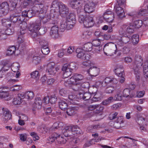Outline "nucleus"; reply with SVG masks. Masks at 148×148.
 I'll return each instance as SVG.
<instances>
[{
  "label": "nucleus",
  "instance_id": "14",
  "mask_svg": "<svg viewBox=\"0 0 148 148\" xmlns=\"http://www.w3.org/2000/svg\"><path fill=\"white\" fill-rule=\"evenodd\" d=\"M83 75L80 74L75 73L73 74L70 78V81L71 83L74 84L75 83H79L78 82L82 81L84 79Z\"/></svg>",
  "mask_w": 148,
  "mask_h": 148
},
{
  "label": "nucleus",
  "instance_id": "57",
  "mask_svg": "<svg viewBox=\"0 0 148 148\" xmlns=\"http://www.w3.org/2000/svg\"><path fill=\"white\" fill-rule=\"evenodd\" d=\"M100 41L99 39H95L92 40L91 44H92V46H100Z\"/></svg>",
  "mask_w": 148,
  "mask_h": 148
},
{
  "label": "nucleus",
  "instance_id": "41",
  "mask_svg": "<svg viewBox=\"0 0 148 148\" xmlns=\"http://www.w3.org/2000/svg\"><path fill=\"white\" fill-rule=\"evenodd\" d=\"M64 65H67L68 68H69V69H70L72 71L75 69L77 66V64L76 63L74 62H71L70 64L66 63Z\"/></svg>",
  "mask_w": 148,
  "mask_h": 148
},
{
  "label": "nucleus",
  "instance_id": "59",
  "mask_svg": "<svg viewBox=\"0 0 148 148\" xmlns=\"http://www.w3.org/2000/svg\"><path fill=\"white\" fill-rule=\"evenodd\" d=\"M14 32V29L10 28H8L6 30H5V34L6 36L11 35L13 34ZM8 37V36H7Z\"/></svg>",
  "mask_w": 148,
  "mask_h": 148
},
{
  "label": "nucleus",
  "instance_id": "19",
  "mask_svg": "<svg viewBox=\"0 0 148 148\" xmlns=\"http://www.w3.org/2000/svg\"><path fill=\"white\" fill-rule=\"evenodd\" d=\"M58 30L59 28L57 25H55L51 27L50 34L52 38H56L58 37Z\"/></svg>",
  "mask_w": 148,
  "mask_h": 148
},
{
  "label": "nucleus",
  "instance_id": "8",
  "mask_svg": "<svg viewBox=\"0 0 148 148\" xmlns=\"http://www.w3.org/2000/svg\"><path fill=\"white\" fill-rule=\"evenodd\" d=\"M55 64L53 62H51L47 64L46 71L48 74L54 75L56 74L57 71V68L55 67Z\"/></svg>",
  "mask_w": 148,
  "mask_h": 148
},
{
  "label": "nucleus",
  "instance_id": "54",
  "mask_svg": "<svg viewBox=\"0 0 148 148\" xmlns=\"http://www.w3.org/2000/svg\"><path fill=\"white\" fill-rule=\"evenodd\" d=\"M84 100H85L89 99L91 98L92 95V92H85L84 93Z\"/></svg>",
  "mask_w": 148,
  "mask_h": 148
},
{
  "label": "nucleus",
  "instance_id": "43",
  "mask_svg": "<svg viewBox=\"0 0 148 148\" xmlns=\"http://www.w3.org/2000/svg\"><path fill=\"white\" fill-rule=\"evenodd\" d=\"M31 77L36 79V80L39 79L40 75L38 71H35L31 73Z\"/></svg>",
  "mask_w": 148,
  "mask_h": 148
},
{
  "label": "nucleus",
  "instance_id": "34",
  "mask_svg": "<svg viewBox=\"0 0 148 148\" xmlns=\"http://www.w3.org/2000/svg\"><path fill=\"white\" fill-rule=\"evenodd\" d=\"M22 99H23L20 95V94H18V96L15 97L13 101V103L15 105L20 104L22 101Z\"/></svg>",
  "mask_w": 148,
  "mask_h": 148
},
{
  "label": "nucleus",
  "instance_id": "52",
  "mask_svg": "<svg viewBox=\"0 0 148 148\" xmlns=\"http://www.w3.org/2000/svg\"><path fill=\"white\" fill-rule=\"evenodd\" d=\"M41 60L40 57L38 56H34L33 58V62L34 64H37L39 63Z\"/></svg>",
  "mask_w": 148,
  "mask_h": 148
},
{
  "label": "nucleus",
  "instance_id": "26",
  "mask_svg": "<svg viewBox=\"0 0 148 148\" xmlns=\"http://www.w3.org/2000/svg\"><path fill=\"white\" fill-rule=\"evenodd\" d=\"M71 126H67L66 127L62 130V132L65 137H70L72 135V132L71 131Z\"/></svg>",
  "mask_w": 148,
  "mask_h": 148
},
{
  "label": "nucleus",
  "instance_id": "55",
  "mask_svg": "<svg viewBox=\"0 0 148 148\" xmlns=\"http://www.w3.org/2000/svg\"><path fill=\"white\" fill-rule=\"evenodd\" d=\"M115 90V88L113 87L112 86H109L106 88L105 92L107 93H112Z\"/></svg>",
  "mask_w": 148,
  "mask_h": 148
},
{
  "label": "nucleus",
  "instance_id": "5",
  "mask_svg": "<svg viewBox=\"0 0 148 148\" xmlns=\"http://www.w3.org/2000/svg\"><path fill=\"white\" fill-rule=\"evenodd\" d=\"M9 5L6 1L2 3L0 5V17L7 14L9 12Z\"/></svg>",
  "mask_w": 148,
  "mask_h": 148
},
{
  "label": "nucleus",
  "instance_id": "46",
  "mask_svg": "<svg viewBox=\"0 0 148 148\" xmlns=\"http://www.w3.org/2000/svg\"><path fill=\"white\" fill-rule=\"evenodd\" d=\"M143 22L140 20H136L134 22V25L135 27V28H139L142 25Z\"/></svg>",
  "mask_w": 148,
  "mask_h": 148
},
{
  "label": "nucleus",
  "instance_id": "7",
  "mask_svg": "<svg viewBox=\"0 0 148 148\" xmlns=\"http://www.w3.org/2000/svg\"><path fill=\"white\" fill-rule=\"evenodd\" d=\"M124 123L123 118V116H120L117 117L115 120L113 125H112L113 122L112 121L109 123L111 127L116 128L119 129L121 127L122 124Z\"/></svg>",
  "mask_w": 148,
  "mask_h": 148
},
{
  "label": "nucleus",
  "instance_id": "25",
  "mask_svg": "<svg viewBox=\"0 0 148 148\" xmlns=\"http://www.w3.org/2000/svg\"><path fill=\"white\" fill-rule=\"evenodd\" d=\"M21 97L23 98H25L28 100H31L34 97V94L32 91H28L25 93L20 94Z\"/></svg>",
  "mask_w": 148,
  "mask_h": 148
},
{
  "label": "nucleus",
  "instance_id": "32",
  "mask_svg": "<svg viewBox=\"0 0 148 148\" xmlns=\"http://www.w3.org/2000/svg\"><path fill=\"white\" fill-rule=\"evenodd\" d=\"M143 74L144 77L147 78L148 77V62H146L144 64L143 67Z\"/></svg>",
  "mask_w": 148,
  "mask_h": 148
},
{
  "label": "nucleus",
  "instance_id": "50",
  "mask_svg": "<svg viewBox=\"0 0 148 148\" xmlns=\"http://www.w3.org/2000/svg\"><path fill=\"white\" fill-rule=\"evenodd\" d=\"M10 2L11 3L10 7H12L13 9V10L14 9H16L17 8H16V6L18 0H10ZM21 9L20 8H19Z\"/></svg>",
  "mask_w": 148,
  "mask_h": 148
},
{
  "label": "nucleus",
  "instance_id": "30",
  "mask_svg": "<svg viewBox=\"0 0 148 148\" xmlns=\"http://www.w3.org/2000/svg\"><path fill=\"white\" fill-rule=\"evenodd\" d=\"M58 103L60 108L62 110H65L68 107V104L66 101L60 100L59 101Z\"/></svg>",
  "mask_w": 148,
  "mask_h": 148
},
{
  "label": "nucleus",
  "instance_id": "16",
  "mask_svg": "<svg viewBox=\"0 0 148 148\" xmlns=\"http://www.w3.org/2000/svg\"><path fill=\"white\" fill-rule=\"evenodd\" d=\"M82 4L81 2L77 0H71L70 2V5L73 8H75L77 10V13L78 10H83L82 9Z\"/></svg>",
  "mask_w": 148,
  "mask_h": 148
},
{
  "label": "nucleus",
  "instance_id": "44",
  "mask_svg": "<svg viewBox=\"0 0 148 148\" xmlns=\"http://www.w3.org/2000/svg\"><path fill=\"white\" fill-rule=\"evenodd\" d=\"M131 39L130 36H123L121 38V41L124 44H126L130 42Z\"/></svg>",
  "mask_w": 148,
  "mask_h": 148
},
{
  "label": "nucleus",
  "instance_id": "11",
  "mask_svg": "<svg viewBox=\"0 0 148 148\" xmlns=\"http://www.w3.org/2000/svg\"><path fill=\"white\" fill-rule=\"evenodd\" d=\"M103 18L107 22H112L114 18V15L112 12L109 10H107L103 14Z\"/></svg>",
  "mask_w": 148,
  "mask_h": 148
},
{
  "label": "nucleus",
  "instance_id": "18",
  "mask_svg": "<svg viewBox=\"0 0 148 148\" xmlns=\"http://www.w3.org/2000/svg\"><path fill=\"white\" fill-rule=\"evenodd\" d=\"M41 25V23L40 22L34 23H30L28 26L29 30L31 32H38Z\"/></svg>",
  "mask_w": 148,
  "mask_h": 148
},
{
  "label": "nucleus",
  "instance_id": "49",
  "mask_svg": "<svg viewBox=\"0 0 148 148\" xmlns=\"http://www.w3.org/2000/svg\"><path fill=\"white\" fill-rule=\"evenodd\" d=\"M145 119L142 116L139 117L138 118L137 122L139 125H143L145 123Z\"/></svg>",
  "mask_w": 148,
  "mask_h": 148
},
{
  "label": "nucleus",
  "instance_id": "24",
  "mask_svg": "<svg viewBox=\"0 0 148 148\" xmlns=\"http://www.w3.org/2000/svg\"><path fill=\"white\" fill-rule=\"evenodd\" d=\"M135 28V27L133 25H130L127 27L126 25H124L122 27V29L124 32L126 31L127 33L130 34L134 32Z\"/></svg>",
  "mask_w": 148,
  "mask_h": 148
},
{
  "label": "nucleus",
  "instance_id": "31",
  "mask_svg": "<svg viewBox=\"0 0 148 148\" xmlns=\"http://www.w3.org/2000/svg\"><path fill=\"white\" fill-rule=\"evenodd\" d=\"M71 129L72 134L75 135V134H80L82 133L81 130L77 126H72V128Z\"/></svg>",
  "mask_w": 148,
  "mask_h": 148
},
{
  "label": "nucleus",
  "instance_id": "29",
  "mask_svg": "<svg viewBox=\"0 0 148 148\" xmlns=\"http://www.w3.org/2000/svg\"><path fill=\"white\" fill-rule=\"evenodd\" d=\"M92 44L88 42L84 45L81 49L84 51H91L93 49Z\"/></svg>",
  "mask_w": 148,
  "mask_h": 148
},
{
  "label": "nucleus",
  "instance_id": "20",
  "mask_svg": "<svg viewBox=\"0 0 148 148\" xmlns=\"http://www.w3.org/2000/svg\"><path fill=\"white\" fill-rule=\"evenodd\" d=\"M92 95L93 98L91 100L93 102H96L100 100L102 97V93L99 91H94L92 92Z\"/></svg>",
  "mask_w": 148,
  "mask_h": 148
},
{
  "label": "nucleus",
  "instance_id": "17",
  "mask_svg": "<svg viewBox=\"0 0 148 148\" xmlns=\"http://www.w3.org/2000/svg\"><path fill=\"white\" fill-rule=\"evenodd\" d=\"M78 17V21L80 23L84 24V22L86 20V18L87 17V14L84 15L85 14L83 10L79 9L77 10Z\"/></svg>",
  "mask_w": 148,
  "mask_h": 148
},
{
  "label": "nucleus",
  "instance_id": "63",
  "mask_svg": "<svg viewBox=\"0 0 148 148\" xmlns=\"http://www.w3.org/2000/svg\"><path fill=\"white\" fill-rule=\"evenodd\" d=\"M25 40L23 36L21 35H18V41L19 43H23Z\"/></svg>",
  "mask_w": 148,
  "mask_h": 148
},
{
  "label": "nucleus",
  "instance_id": "28",
  "mask_svg": "<svg viewBox=\"0 0 148 148\" xmlns=\"http://www.w3.org/2000/svg\"><path fill=\"white\" fill-rule=\"evenodd\" d=\"M103 127V126L102 125H101L99 124L96 125H91L88 127L87 130L88 132H93Z\"/></svg>",
  "mask_w": 148,
  "mask_h": 148
},
{
  "label": "nucleus",
  "instance_id": "1",
  "mask_svg": "<svg viewBox=\"0 0 148 148\" xmlns=\"http://www.w3.org/2000/svg\"><path fill=\"white\" fill-rule=\"evenodd\" d=\"M21 12V10L20 8H17L13 10L10 16V19L12 22L16 23L17 25L21 24L23 22L24 19V17L21 16L20 13Z\"/></svg>",
  "mask_w": 148,
  "mask_h": 148
},
{
  "label": "nucleus",
  "instance_id": "36",
  "mask_svg": "<svg viewBox=\"0 0 148 148\" xmlns=\"http://www.w3.org/2000/svg\"><path fill=\"white\" fill-rule=\"evenodd\" d=\"M42 102L41 100L40 97H37L35 99L34 105H36V107L38 109H40L41 108Z\"/></svg>",
  "mask_w": 148,
  "mask_h": 148
},
{
  "label": "nucleus",
  "instance_id": "37",
  "mask_svg": "<svg viewBox=\"0 0 148 148\" xmlns=\"http://www.w3.org/2000/svg\"><path fill=\"white\" fill-rule=\"evenodd\" d=\"M92 33L88 30L84 31L82 36L83 39L86 40L89 38L91 36Z\"/></svg>",
  "mask_w": 148,
  "mask_h": 148
},
{
  "label": "nucleus",
  "instance_id": "33",
  "mask_svg": "<svg viewBox=\"0 0 148 148\" xmlns=\"http://www.w3.org/2000/svg\"><path fill=\"white\" fill-rule=\"evenodd\" d=\"M76 111V108L71 107L67 108L66 113L69 116H72L75 114Z\"/></svg>",
  "mask_w": 148,
  "mask_h": 148
},
{
  "label": "nucleus",
  "instance_id": "62",
  "mask_svg": "<svg viewBox=\"0 0 148 148\" xmlns=\"http://www.w3.org/2000/svg\"><path fill=\"white\" fill-rule=\"evenodd\" d=\"M9 97L8 92L0 93V98L2 99L5 98Z\"/></svg>",
  "mask_w": 148,
  "mask_h": 148
},
{
  "label": "nucleus",
  "instance_id": "40",
  "mask_svg": "<svg viewBox=\"0 0 148 148\" xmlns=\"http://www.w3.org/2000/svg\"><path fill=\"white\" fill-rule=\"evenodd\" d=\"M60 28L62 29H69L72 28H70V25H68V22H63L61 23Z\"/></svg>",
  "mask_w": 148,
  "mask_h": 148
},
{
  "label": "nucleus",
  "instance_id": "61",
  "mask_svg": "<svg viewBox=\"0 0 148 148\" xmlns=\"http://www.w3.org/2000/svg\"><path fill=\"white\" fill-rule=\"evenodd\" d=\"M39 43L40 45L42 46H48V42L46 40L43 39H40L39 41Z\"/></svg>",
  "mask_w": 148,
  "mask_h": 148
},
{
  "label": "nucleus",
  "instance_id": "48",
  "mask_svg": "<svg viewBox=\"0 0 148 148\" xmlns=\"http://www.w3.org/2000/svg\"><path fill=\"white\" fill-rule=\"evenodd\" d=\"M132 42L135 43H137L139 41V36L136 34H134L132 37L130 36Z\"/></svg>",
  "mask_w": 148,
  "mask_h": 148
},
{
  "label": "nucleus",
  "instance_id": "35",
  "mask_svg": "<svg viewBox=\"0 0 148 148\" xmlns=\"http://www.w3.org/2000/svg\"><path fill=\"white\" fill-rule=\"evenodd\" d=\"M111 81L112 78L106 77L102 82L100 83L101 86L103 87H105L110 83H111Z\"/></svg>",
  "mask_w": 148,
  "mask_h": 148
},
{
  "label": "nucleus",
  "instance_id": "53",
  "mask_svg": "<svg viewBox=\"0 0 148 148\" xmlns=\"http://www.w3.org/2000/svg\"><path fill=\"white\" fill-rule=\"evenodd\" d=\"M38 31L40 34L43 35L46 32L47 29L46 27H41L40 28L39 27Z\"/></svg>",
  "mask_w": 148,
  "mask_h": 148
},
{
  "label": "nucleus",
  "instance_id": "45",
  "mask_svg": "<svg viewBox=\"0 0 148 148\" xmlns=\"http://www.w3.org/2000/svg\"><path fill=\"white\" fill-rule=\"evenodd\" d=\"M61 3V2H58L57 1L55 0L52 2L51 6L52 7L57 9V10H58L59 5H60V3Z\"/></svg>",
  "mask_w": 148,
  "mask_h": 148
},
{
  "label": "nucleus",
  "instance_id": "6",
  "mask_svg": "<svg viewBox=\"0 0 148 148\" xmlns=\"http://www.w3.org/2000/svg\"><path fill=\"white\" fill-rule=\"evenodd\" d=\"M84 51L81 49L77 48L76 50V52L77 54V57L83 60H88L90 57V56L88 54H86Z\"/></svg>",
  "mask_w": 148,
  "mask_h": 148
},
{
  "label": "nucleus",
  "instance_id": "13",
  "mask_svg": "<svg viewBox=\"0 0 148 148\" xmlns=\"http://www.w3.org/2000/svg\"><path fill=\"white\" fill-rule=\"evenodd\" d=\"M95 4L92 1L89 2L84 6V10L88 14L92 12L94 10Z\"/></svg>",
  "mask_w": 148,
  "mask_h": 148
},
{
  "label": "nucleus",
  "instance_id": "39",
  "mask_svg": "<svg viewBox=\"0 0 148 148\" xmlns=\"http://www.w3.org/2000/svg\"><path fill=\"white\" fill-rule=\"evenodd\" d=\"M5 29L3 28L0 29V40H4L6 39L7 36L5 34Z\"/></svg>",
  "mask_w": 148,
  "mask_h": 148
},
{
  "label": "nucleus",
  "instance_id": "10",
  "mask_svg": "<svg viewBox=\"0 0 148 148\" xmlns=\"http://www.w3.org/2000/svg\"><path fill=\"white\" fill-rule=\"evenodd\" d=\"M58 10L60 15L62 17L65 16L69 13L68 7L62 3H60Z\"/></svg>",
  "mask_w": 148,
  "mask_h": 148
},
{
  "label": "nucleus",
  "instance_id": "60",
  "mask_svg": "<svg viewBox=\"0 0 148 148\" xmlns=\"http://www.w3.org/2000/svg\"><path fill=\"white\" fill-rule=\"evenodd\" d=\"M57 98L55 95L51 96L50 98V102L51 104H54L57 101Z\"/></svg>",
  "mask_w": 148,
  "mask_h": 148
},
{
  "label": "nucleus",
  "instance_id": "38",
  "mask_svg": "<svg viewBox=\"0 0 148 148\" xmlns=\"http://www.w3.org/2000/svg\"><path fill=\"white\" fill-rule=\"evenodd\" d=\"M16 49L14 46H10L7 49V54L9 56L15 53Z\"/></svg>",
  "mask_w": 148,
  "mask_h": 148
},
{
  "label": "nucleus",
  "instance_id": "21",
  "mask_svg": "<svg viewBox=\"0 0 148 148\" xmlns=\"http://www.w3.org/2000/svg\"><path fill=\"white\" fill-rule=\"evenodd\" d=\"M114 9L119 18L120 19H122L126 16L124 15V10L121 7L115 6L114 7Z\"/></svg>",
  "mask_w": 148,
  "mask_h": 148
},
{
  "label": "nucleus",
  "instance_id": "2",
  "mask_svg": "<svg viewBox=\"0 0 148 148\" xmlns=\"http://www.w3.org/2000/svg\"><path fill=\"white\" fill-rule=\"evenodd\" d=\"M39 17L41 18V21L43 23H45L49 21L50 20L52 21V23L53 24H56L58 22V18L57 15L53 13H51L49 15H47L44 16L41 14L39 15Z\"/></svg>",
  "mask_w": 148,
  "mask_h": 148
},
{
  "label": "nucleus",
  "instance_id": "58",
  "mask_svg": "<svg viewBox=\"0 0 148 148\" xmlns=\"http://www.w3.org/2000/svg\"><path fill=\"white\" fill-rule=\"evenodd\" d=\"M130 90L128 88H125L123 91V95L124 97H128L130 94Z\"/></svg>",
  "mask_w": 148,
  "mask_h": 148
},
{
  "label": "nucleus",
  "instance_id": "12",
  "mask_svg": "<svg viewBox=\"0 0 148 148\" xmlns=\"http://www.w3.org/2000/svg\"><path fill=\"white\" fill-rule=\"evenodd\" d=\"M94 23L95 22L93 21V17L88 14L87 17L86 18V20L84 22V26L88 28L91 27L94 25Z\"/></svg>",
  "mask_w": 148,
  "mask_h": 148
},
{
  "label": "nucleus",
  "instance_id": "64",
  "mask_svg": "<svg viewBox=\"0 0 148 148\" xmlns=\"http://www.w3.org/2000/svg\"><path fill=\"white\" fill-rule=\"evenodd\" d=\"M58 143L59 144H64L66 142V139L62 137L60 138L57 140Z\"/></svg>",
  "mask_w": 148,
  "mask_h": 148
},
{
  "label": "nucleus",
  "instance_id": "22",
  "mask_svg": "<svg viewBox=\"0 0 148 148\" xmlns=\"http://www.w3.org/2000/svg\"><path fill=\"white\" fill-rule=\"evenodd\" d=\"M123 66L121 65L117 64L115 67L114 72L118 76H121L124 75Z\"/></svg>",
  "mask_w": 148,
  "mask_h": 148
},
{
  "label": "nucleus",
  "instance_id": "9",
  "mask_svg": "<svg viewBox=\"0 0 148 148\" xmlns=\"http://www.w3.org/2000/svg\"><path fill=\"white\" fill-rule=\"evenodd\" d=\"M66 21L68 22L70 28H73L75 23V15L72 13H71L68 15H66Z\"/></svg>",
  "mask_w": 148,
  "mask_h": 148
},
{
  "label": "nucleus",
  "instance_id": "4",
  "mask_svg": "<svg viewBox=\"0 0 148 148\" xmlns=\"http://www.w3.org/2000/svg\"><path fill=\"white\" fill-rule=\"evenodd\" d=\"M103 50L105 54L106 53L105 51L113 55V53L115 54L117 52L116 45L111 43L106 44L103 46Z\"/></svg>",
  "mask_w": 148,
  "mask_h": 148
},
{
  "label": "nucleus",
  "instance_id": "15",
  "mask_svg": "<svg viewBox=\"0 0 148 148\" xmlns=\"http://www.w3.org/2000/svg\"><path fill=\"white\" fill-rule=\"evenodd\" d=\"M62 70L63 71V77L66 78L71 75L72 73V71L68 68L66 65H64L62 68Z\"/></svg>",
  "mask_w": 148,
  "mask_h": 148
},
{
  "label": "nucleus",
  "instance_id": "51",
  "mask_svg": "<svg viewBox=\"0 0 148 148\" xmlns=\"http://www.w3.org/2000/svg\"><path fill=\"white\" fill-rule=\"evenodd\" d=\"M95 109L96 111V112L97 113H99L102 112L103 109V107L101 105H95Z\"/></svg>",
  "mask_w": 148,
  "mask_h": 148
},
{
  "label": "nucleus",
  "instance_id": "27",
  "mask_svg": "<svg viewBox=\"0 0 148 148\" xmlns=\"http://www.w3.org/2000/svg\"><path fill=\"white\" fill-rule=\"evenodd\" d=\"M3 110H4V122H6L8 120L11 119L12 118V115L11 112L8 109H5L4 110L3 108Z\"/></svg>",
  "mask_w": 148,
  "mask_h": 148
},
{
  "label": "nucleus",
  "instance_id": "56",
  "mask_svg": "<svg viewBox=\"0 0 148 148\" xmlns=\"http://www.w3.org/2000/svg\"><path fill=\"white\" fill-rule=\"evenodd\" d=\"M86 60V61L83 62L82 63V67H88L91 66V61L89 60Z\"/></svg>",
  "mask_w": 148,
  "mask_h": 148
},
{
  "label": "nucleus",
  "instance_id": "42",
  "mask_svg": "<svg viewBox=\"0 0 148 148\" xmlns=\"http://www.w3.org/2000/svg\"><path fill=\"white\" fill-rule=\"evenodd\" d=\"M41 51L42 53L44 55H47L50 52L48 46H42L41 48Z\"/></svg>",
  "mask_w": 148,
  "mask_h": 148
},
{
  "label": "nucleus",
  "instance_id": "23",
  "mask_svg": "<svg viewBox=\"0 0 148 148\" xmlns=\"http://www.w3.org/2000/svg\"><path fill=\"white\" fill-rule=\"evenodd\" d=\"M100 69L96 66L90 67L88 70L89 73L92 76H96L98 75L100 71Z\"/></svg>",
  "mask_w": 148,
  "mask_h": 148
},
{
  "label": "nucleus",
  "instance_id": "3",
  "mask_svg": "<svg viewBox=\"0 0 148 148\" xmlns=\"http://www.w3.org/2000/svg\"><path fill=\"white\" fill-rule=\"evenodd\" d=\"M143 64V62L135 61L132 64V69L134 70V73L135 75L136 81H138L140 79V71Z\"/></svg>",
  "mask_w": 148,
  "mask_h": 148
},
{
  "label": "nucleus",
  "instance_id": "47",
  "mask_svg": "<svg viewBox=\"0 0 148 148\" xmlns=\"http://www.w3.org/2000/svg\"><path fill=\"white\" fill-rule=\"evenodd\" d=\"M76 84L74 85L73 86L72 88L75 91H83L82 89V88H81V85L78 84H78V83H76Z\"/></svg>",
  "mask_w": 148,
  "mask_h": 148
}]
</instances>
